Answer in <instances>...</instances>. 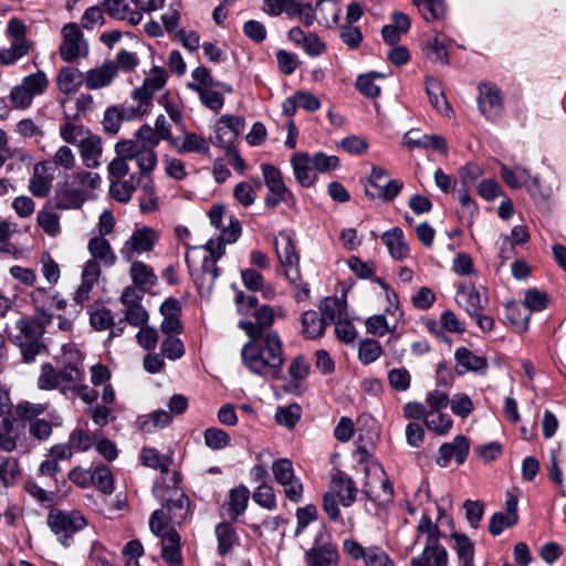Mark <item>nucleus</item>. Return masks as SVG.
<instances>
[{
  "mask_svg": "<svg viewBox=\"0 0 566 566\" xmlns=\"http://www.w3.org/2000/svg\"><path fill=\"white\" fill-rule=\"evenodd\" d=\"M249 342L241 349L243 365L252 373L262 377H281L285 363L283 343L277 333L248 336Z\"/></svg>",
  "mask_w": 566,
  "mask_h": 566,
  "instance_id": "1",
  "label": "nucleus"
},
{
  "mask_svg": "<svg viewBox=\"0 0 566 566\" xmlns=\"http://www.w3.org/2000/svg\"><path fill=\"white\" fill-rule=\"evenodd\" d=\"M101 184L102 177L97 172L78 171L66 176L65 180L57 185V206L63 209L81 208Z\"/></svg>",
  "mask_w": 566,
  "mask_h": 566,
  "instance_id": "2",
  "label": "nucleus"
},
{
  "mask_svg": "<svg viewBox=\"0 0 566 566\" xmlns=\"http://www.w3.org/2000/svg\"><path fill=\"white\" fill-rule=\"evenodd\" d=\"M275 252L289 282L298 289L296 301H304L310 296L308 284L303 282L300 271V255L296 252L292 234L281 231L275 239Z\"/></svg>",
  "mask_w": 566,
  "mask_h": 566,
  "instance_id": "3",
  "label": "nucleus"
},
{
  "mask_svg": "<svg viewBox=\"0 0 566 566\" xmlns=\"http://www.w3.org/2000/svg\"><path fill=\"white\" fill-rule=\"evenodd\" d=\"M151 533L160 538L161 557L169 566H181L182 556L180 552V535L172 525L168 523L164 509L155 510L149 518Z\"/></svg>",
  "mask_w": 566,
  "mask_h": 566,
  "instance_id": "4",
  "label": "nucleus"
},
{
  "mask_svg": "<svg viewBox=\"0 0 566 566\" xmlns=\"http://www.w3.org/2000/svg\"><path fill=\"white\" fill-rule=\"evenodd\" d=\"M153 494L163 502L168 513V523L172 525L182 524L190 513V501L184 490L178 485L155 484Z\"/></svg>",
  "mask_w": 566,
  "mask_h": 566,
  "instance_id": "5",
  "label": "nucleus"
},
{
  "mask_svg": "<svg viewBox=\"0 0 566 566\" xmlns=\"http://www.w3.org/2000/svg\"><path fill=\"white\" fill-rule=\"evenodd\" d=\"M46 523L63 546H70L72 536L87 525L86 518L78 511L61 510H51Z\"/></svg>",
  "mask_w": 566,
  "mask_h": 566,
  "instance_id": "6",
  "label": "nucleus"
},
{
  "mask_svg": "<svg viewBox=\"0 0 566 566\" xmlns=\"http://www.w3.org/2000/svg\"><path fill=\"white\" fill-rule=\"evenodd\" d=\"M253 319H242L238 326L247 334V336H258L269 333H276L271 327L276 317H284L285 310L282 306L272 307L261 305L251 314Z\"/></svg>",
  "mask_w": 566,
  "mask_h": 566,
  "instance_id": "7",
  "label": "nucleus"
},
{
  "mask_svg": "<svg viewBox=\"0 0 566 566\" xmlns=\"http://www.w3.org/2000/svg\"><path fill=\"white\" fill-rule=\"evenodd\" d=\"M115 153L122 154L130 160H135L139 174L148 177L158 164V158L155 149L139 145L132 139L120 140L115 145Z\"/></svg>",
  "mask_w": 566,
  "mask_h": 566,
  "instance_id": "8",
  "label": "nucleus"
},
{
  "mask_svg": "<svg viewBox=\"0 0 566 566\" xmlns=\"http://www.w3.org/2000/svg\"><path fill=\"white\" fill-rule=\"evenodd\" d=\"M62 42L59 54L65 62H72L88 54V44L80 27L70 22L61 29Z\"/></svg>",
  "mask_w": 566,
  "mask_h": 566,
  "instance_id": "9",
  "label": "nucleus"
},
{
  "mask_svg": "<svg viewBox=\"0 0 566 566\" xmlns=\"http://www.w3.org/2000/svg\"><path fill=\"white\" fill-rule=\"evenodd\" d=\"M261 170L264 184L269 189V193L265 197L266 207L274 208L282 202L295 201L293 193L284 184L283 176L279 168L271 164H262Z\"/></svg>",
  "mask_w": 566,
  "mask_h": 566,
  "instance_id": "10",
  "label": "nucleus"
},
{
  "mask_svg": "<svg viewBox=\"0 0 566 566\" xmlns=\"http://www.w3.org/2000/svg\"><path fill=\"white\" fill-rule=\"evenodd\" d=\"M367 481L365 493L379 504L390 502L394 495L391 483L378 463H371L365 467Z\"/></svg>",
  "mask_w": 566,
  "mask_h": 566,
  "instance_id": "11",
  "label": "nucleus"
},
{
  "mask_svg": "<svg viewBox=\"0 0 566 566\" xmlns=\"http://www.w3.org/2000/svg\"><path fill=\"white\" fill-rule=\"evenodd\" d=\"M143 298L144 292L133 286H127L119 298L124 306V319L134 327L144 326L149 319L148 312L142 305Z\"/></svg>",
  "mask_w": 566,
  "mask_h": 566,
  "instance_id": "12",
  "label": "nucleus"
},
{
  "mask_svg": "<svg viewBox=\"0 0 566 566\" xmlns=\"http://www.w3.org/2000/svg\"><path fill=\"white\" fill-rule=\"evenodd\" d=\"M158 241L157 232L149 227L134 230L132 235L124 242L119 250L126 261H133L136 255L150 252Z\"/></svg>",
  "mask_w": 566,
  "mask_h": 566,
  "instance_id": "13",
  "label": "nucleus"
},
{
  "mask_svg": "<svg viewBox=\"0 0 566 566\" xmlns=\"http://www.w3.org/2000/svg\"><path fill=\"white\" fill-rule=\"evenodd\" d=\"M167 78L168 74L164 67H151L143 85L133 92V97L138 101V111L140 113L147 112L154 94L166 85Z\"/></svg>",
  "mask_w": 566,
  "mask_h": 566,
  "instance_id": "14",
  "label": "nucleus"
},
{
  "mask_svg": "<svg viewBox=\"0 0 566 566\" xmlns=\"http://www.w3.org/2000/svg\"><path fill=\"white\" fill-rule=\"evenodd\" d=\"M455 302L471 316L483 312L489 304V297L485 291L482 293L474 285L461 284L455 295Z\"/></svg>",
  "mask_w": 566,
  "mask_h": 566,
  "instance_id": "15",
  "label": "nucleus"
},
{
  "mask_svg": "<svg viewBox=\"0 0 566 566\" xmlns=\"http://www.w3.org/2000/svg\"><path fill=\"white\" fill-rule=\"evenodd\" d=\"M478 105L480 112L488 119H495L503 109L500 90L494 85L483 83L479 86Z\"/></svg>",
  "mask_w": 566,
  "mask_h": 566,
  "instance_id": "16",
  "label": "nucleus"
},
{
  "mask_svg": "<svg viewBox=\"0 0 566 566\" xmlns=\"http://www.w3.org/2000/svg\"><path fill=\"white\" fill-rule=\"evenodd\" d=\"M402 146L408 149L421 148V149H433L441 154L448 151V144L441 135H426L421 134L418 129H410L403 135Z\"/></svg>",
  "mask_w": 566,
  "mask_h": 566,
  "instance_id": "17",
  "label": "nucleus"
},
{
  "mask_svg": "<svg viewBox=\"0 0 566 566\" xmlns=\"http://www.w3.org/2000/svg\"><path fill=\"white\" fill-rule=\"evenodd\" d=\"M501 177L511 188L517 189L525 186L532 195H535V192L539 190L538 177L532 176L530 171L522 166H515L513 169H510L502 165Z\"/></svg>",
  "mask_w": 566,
  "mask_h": 566,
  "instance_id": "18",
  "label": "nucleus"
},
{
  "mask_svg": "<svg viewBox=\"0 0 566 566\" xmlns=\"http://www.w3.org/2000/svg\"><path fill=\"white\" fill-rule=\"evenodd\" d=\"M470 443L467 437L459 434L452 442H446L439 448V455L436 460L437 464L446 468L452 457L455 458L457 463L462 464L469 454Z\"/></svg>",
  "mask_w": 566,
  "mask_h": 566,
  "instance_id": "19",
  "label": "nucleus"
},
{
  "mask_svg": "<svg viewBox=\"0 0 566 566\" xmlns=\"http://www.w3.org/2000/svg\"><path fill=\"white\" fill-rule=\"evenodd\" d=\"M85 167L97 168L102 164L103 146L98 135L86 133L77 144Z\"/></svg>",
  "mask_w": 566,
  "mask_h": 566,
  "instance_id": "20",
  "label": "nucleus"
},
{
  "mask_svg": "<svg viewBox=\"0 0 566 566\" xmlns=\"http://www.w3.org/2000/svg\"><path fill=\"white\" fill-rule=\"evenodd\" d=\"M50 161H41L34 165L33 174L29 181V190L39 198H44L50 193L53 174Z\"/></svg>",
  "mask_w": 566,
  "mask_h": 566,
  "instance_id": "21",
  "label": "nucleus"
},
{
  "mask_svg": "<svg viewBox=\"0 0 566 566\" xmlns=\"http://www.w3.org/2000/svg\"><path fill=\"white\" fill-rule=\"evenodd\" d=\"M455 370L459 375H464L469 371L485 374L488 369V360L484 356L475 355L473 352L465 347H460L454 353Z\"/></svg>",
  "mask_w": 566,
  "mask_h": 566,
  "instance_id": "22",
  "label": "nucleus"
},
{
  "mask_svg": "<svg viewBox=\"0 0 566 566\" xmlns=\"http://www.w3.org/2000/svg\"><path fill=\"white\" fill-rule=\"evenodd\" d=\"M116 75V65L113 60H107L101 66L85 73V86L91 91L106 87L112 84Z\"/></svg>",
  "mask_w": 566,
  "mask_h": 566,
  "instance_id": "23",
  "label": "nucleus"
},
{
  "mask_svg": "<svg viewBox=\"0 0 566 566\" xmlns=\"http://www.w3.org/2000/svg\"><path fill=\"white\" fill-rule=\"evenodd\" d=\"M293 174L297 182L303 187H311L316 180L315 168L307 153L297 151L291 157Z\"/></svg>",
  "mask_w": 566,
  "mask_h": 566,
  "instance_id": "24",
  "label": "nucleus"
},
{
  "mask_svg": "<svg viewBox=\"0 0 566 566\" xmlns=\"http://www.w3.org/2000/svg\"><path fill=\"white\" fill-rule=\"evenodd\" d=\"M159 311L164 317L160 325L163 333H181L182 327L179 319L181 315V305L179 301L170 297L160 305Z\"/></svg>",
  "mask_w": 566,
  "mask_h": 566,
  "instance_id": "25",
  "label": "nucleus"
},
{
  "mask_svg": "<svg viewBox=\"0 0 566 566\" xmlns=\"http://www.w3.org/2000/svg\"><path fill=\"white\" fill-rule=\"evenodd\" d=\"M99 276V264L95 261H87L82 271V283L74 294V301L77 304H83L90 298L91 291Z\"/></svg>",
  "mask_w": 566,
  "mask_h": 566,
  "instance_id": "26",
  "label": "nucleus"
},
{
  "mask_svg": "<svg viewBox=\"0 0 566 566\" xmlns=\"http://www.w3.org/2000/svg\"><path fill=\"white\" fill-rule=\"evenodd\" d=\"M87 250L92 255L90 261H95L106 268L113 266L116 262L115 252L107 239L94 237L88 241Z\"/></svg>",
  "mask_w": 566,
  "mask_h": 566,
  "instance_id": "27",
  "label": "nucleus"
},
{
  "mask_svg": "<svg viewBox=\"0 0 566 566\" xmlns=\"http://www.w3.org/2000/svg\"><path fill=\"white\" fill-rule=\"evenodd\" d=\"M17 334L13 335V343L15 345H25L30 342H40L44 332L41 323L35 319L22 317L17 321Z\"/></svg>",
  "mask_w": 566,
  "mask_h": 566,
  "instance_id": "28",
  "label": "nucleus"
},
{
  "mask_svg": "<svg viewBox=\"0 0 566 566\" xmlns=\"http://www.w3.org/2000/svg\"><path fill=\"white\" fill-rule=\"evenodd\" d=\"M85 82L83 73L73 66H66L60 70L56 77V85L63 94H74Z\"/></svg>",
  "mask_w": 566,
  "mask_h": 566,
  "instance_id": "29",
  "label": "nucleus"
},
{
  "mask_svg": "<svg viewBox=\"0 0 566 566\" xmlns=\"http://www.w3.org/2000/svg\"><path fill=\"white\" fill-rule=\"evenodd\" d=\"M129 275L134 283L132 286L142 290L144 293L146 290L153 287L157 282V276L154 273V270L140 261L132 262Z\"/></svg>",
  "mask_w": 566,
  "mask_h": 566,
  "instance_id": "30",
  "label": "nucleus"
},
{
  "mask_svg": "<svg viewBox=\"0 0 566 566\" xmlns=\"http://www.w3.org/2000/svg\"><path fill=\"white\" fill-rule=\"evenodd\" d=\"M381 240L394 259L401 260L408 255L409 245L406 242L400 228L396 227L386 231L382 234Z\"/></svg>",
  "mask_w": 566,
  "mask_h": 566,
  "instance_id": "31",
  "label": "nucleus"
},
{
  "mask_svg": "<svg viewBox=\"0 0 566 566\" xmlns=\"http://www.w3.org/2000/svg\"><path fill=\"white\" fill-rule=\"evenodd\" d=\"M306 562L311 566H337L338 552L332 545L313 547L305 554Z\"/></svg>",
  "mask_w": 566,
  "mask_h": 566,
  "instance_id": "32",
  "label": "nucleus"
},
{
  "mask_svg": "<svg viewBox=\"0 0 566 566\" xmlns=\"http://www.w3.org/2000/svg\"><path fill=\"white\" fill-rule=\"evenodd\" d=\"M332 489L343 506H350L355 502L358 490L350 478L338 473L332 480Z\"/></svg>",
  "mask_w": 566,
  "mask_h": 566,
  "instance_id": "33",
  "label": "nucleus"
},
{
  "mask_svg": "<svg viewBox=\"0 0 566 566\" xmlns=\"http://www.w3.org/2000/svg\"><path fill=\"white\" fill-rule=\"evenodd\" d=\"M448 566V553L441 545H429L419 557L411 560V566Z\"/></svg>",
  "mask_w": 566,
  "mask_h": 566,
  "instance_id": "34",
  "label": "nucleus"
},
{
  "mask_svg": "<svg viewBox=\"0 0 566 566\" xmlns=\"http://www.w3.org/2000/svg\"><path fill=\"white\" fill-rule=\"evenodd\" d=\"M318 308L327 325L347 316L345 297H325Z\"/></svg>",
  "mask_w": 566,
  "mask_h": 566,
  "instance_id": "35",
  "label": "nucleus"
},
{
  "mask_svg": "<svg viewBox=\"0 0 566 566\" xmlns=\"http://www.w3.org/2000/svg\"><path fill=\"white\" fill-rule=\"evenodd\" d=\"M59 390L66 395L73 392L84 380V373L74 365H66L57 371Z\"/></svg>",
  "mask_w": 566,
  "mask_h": 566,
  "instance_id": "36",
  "label": "nucleus"
},
{
  "mask_svg": "<svg viewBox=\"0 0 566 566\" xmlns=\"http://www.w3.org/2000/svg\"><path fill=\"white\" fill-rule=\"evenodd\" d=\"M440 34L428 38L422 43L423 55L432 62L449 64V55L446 44L439 39Z\"/></svg>",
  "mask_w": 566,
  "mask_h": 566,
  "instance_id": "37",
  "label": "nucleus"
},
{
  "mask_svg": "<svg viewBox=\"0 0 566 566\" xmlns=\"http://www.w3.org/2000/svg\"><path fill=\"white\" fill-rule=\"evenodd\" d=\"M214 533L218 541V553L221 556L227 555L239 543L234 528L228 522L219 523L216 526Z\"/></svg>",
  "mask_w": 566,
  "mask_h": 566,
  "instance_id": "38",
  "label": "nucleus"
},
{
  "mask_svg": "<svg viewBox=\"0 0 566 566\" xmlns=\"http://www.w3.org/2000/svg\"><path fill=\"white\" fill-rule=\"evenodd\" d=\"M506 318L516 328L523 333L528 329L531 313L525 306L516 301L507 302L505 305Z\"/></svg>",
  "mask_w": 566,
  "mask_h": 566,
  "instance_id": "39",
  "label": "nucleus"
},
{
  "mask_svg": "<svg viewBox=\"0 0 566 566\" xmlns=\"http://www.w3.org/2000/svg\"><path fill=\"white\" fill-rule=\"evenodd\" d=\"M250 492L247 486L239 485L229 493L228 515L231 520H237L247 509Z\"/></svg>",
  "mask_w": 566,
  "mask_h": 566,
  "instance_id": "40",
  "label": "nucleus"
},
{
  "mask_svg": "<svg viewBox=\"0 0 566 566\" xmlns=\"http://www.w3.org/2000/svg\"><path fill=\"white\" fill-rule=\"evenodd\" d=\"M426 91L432 106L441 114L448 115L451 112V107L442 92L441 83L436 78H427Z\"/></svg>",
  "mask_w": 566,
  "mask_h": 566,
  "instance_id": "41",
  "label": "nucleus"
},
{
  "mask_svg": "<svg viewBox=\"0 0 566 566\" xmlns=\"http://www.w3.org/2000/svg\"><path fill=\"white\" fill-rule=\"evenodd\" d=\"M303 334L307 338H316L324 334L327 326L325 319L316 311H306L302 316Z\"/></svg>",
  "mask_w": 566,
  "mask_h": 566,
  "instance_id": "42",
  "label": "nucleus"
},
{
  "mask_svg": "<svg viewBox=\"0 0 566 566\" xmlns=\"http://www.w3.org/2000/svg\"><path fill=\"white\" fill-rule=\"evenodd\" d=\"M188 87L198 93L201 103L212 109L218 111L223 106V96L220 92L213 90L214 86H202L199 84L188 83Z\"/></svg>",
  "mask_w": 566,
  "mask_h": 566,
  "instance_id": "43",
  "label": "nucleus"
},
{
  "mask_svg": "<svg viewBox=\"0 0 566 566\" xmlns=\"http://www.w3.org/2000/svg\"><path fill=\"white\" fill-rule=\"evenodd\" d=\"M426 21L432 22L446 15V7L442 0H412Z\"/></svg>",
  "mask_w": 566,
  "mask_h": 566,
  "instance_id": "44",
  "label": "nucleus"
},
{
  "mask_svg": "<svg viewBox=\"0 0 566 566\" xmlns=\"http://www.w3.org/2000/svg\"><path fill=\"white\" fill-rule=\"evenodd\" d=\"M316 10L321 14L319 23L327 28L338 24L340 18V8L332 0H319L316 3Z\"/></svg>",
  "mask_w": 566,
  "mask_h": 566,
  "instance_id": "45",
  "label": "nucleus"
},
{
  "mask_svg": "<svg viewBox=\"0 0 566 566\" xmlns=\"http://www.w3.org/2000/svg\"><path fill=\"white\" fill-rule=\"evenodd\" d=\"M455 541V552L460 566H474V546L464 534H453Z\"/></svg>",
  "mask_w": 566,
  "mask_h": 566,
  "instance_id": "46",
  "label": "nucleus"
},
{
  "mask_svg": "<svg viewBox=\"0 0 566 566\" xmlns=\"http://www.w3.org/2000/svg\"><path fill=\"white\" fill-rule=\"evenodd\" d=\"M143 464L153 469H159L163 473L168 472L171 459L165 454H160L154 448H144L142 451Z\"/></svg>",
  "mask_w": 566,
  "mask_h": 566,
  "instance_id": "47",
  "label": "nucleus"
},
{
  "mask_svg": "<svg viewBox=\"0 0 566 566\" xmlns=\"http://www.w3.org/2000/svg\"><path fill=\"white\" fill-rule=\"evenodd\" d=\"M219 276V269L217 268V261L208 256H203L201 273L197 279L198 284L201 287L211 290Z\"/></svg>",
  "mask_w": 566,
  "mask_h": 566,
  "instance_id": "48",
  "label": "nucleus"
},
{
  "mask_svg": "<svg viewBox=\"0 0 566 566\" xmlns=\"http://www.w3.org/2000/svg\"><path fill=\"white\" fill-rule=\"evenodd\" d=\"M549 302V297L546 292L537 290V289H530L524 294L523 305L527 310V312L532 313L534 311H543L547 307V304Z\"/></svg>",
  "mask_w": 566,
  "mask_h": 566,
  "instance_id": "49",
  "label": "nucleus"
},
{
  "mask_svg": "<svg viewBox=\"0 0 566 566\" xmlns=\"http://www.w3.org/2000/svg\"><path fill=\"white\" fill-rule=\"evenodd\" d=\"M134 176L130 180L115 179L109 182V193L112 197L119 202H128L135 191L133 184Z\"/></svg>",
  "mask_w": 566,
  "mask_h": 566,
  "instance_id": "50",
  "label": "nucleus"
},
{
  "mask_svg": "<svg viewBox=\"0 0 566 566\" xmlns=\"http://www.w3.org/2000/svg\"><path fill=\"white\" fill-rule=\"evenodd\" d=\"M171 420L172 418L170 416V412L165 410H156L149 413L147 418L140 422V429L144 432H154L158 429L168 426L171 422Z\"/></svg>",
  "mask_w": 566,
  "mask_h": 566,
  "instance_id": "51",
  "label": "nucleus"
},
{
  "mask_svg": "<svg viewBox=\"0 0 566 566\" xmlns=\"http://www.w3.org/2000/svg\"><path fill=\"white\" fill-rule=\"evenodd\" d=\"M389 386L399 392L407 391L411 385V375L405 367L392 368L387 375Z\"/></svg>",
  "mask_w": 566,
  "mask_h": 566,
  "instance_id": "52",
  "label": "nucleus"
},
{
  "mask_svg": "<svg viewBox=\"0 0 566 566\" xmlns=\"http://www.w3.org/2000/svg\"><path fill=\"white\" fill-rule=\"evenodd\" d=\"M178 150L180 153L207 154L209 151V144L201 135L196 133H186L182 144Z\"/></svg>",
  "mask_w": 566,
  "mask_h": 566,
  "instance_id": "53",
  "label": "nucleus"
},
{
  "mask_svg": "<svg viewBox=\"0 0 566 566\" xmlns=\"http://www.w3.org/2000/svg\"><path fill=\"white\" fill-rule=\"evenodd\" d=\"M205 443L209 449L221 450L230 443V436L222 429L211 427L203 432Z\"/></svg>",
  "mask_w": 566,
  "mask_h": 566,
  "instance_id": "54",
  "label": "nucleus"
},
{
  "mask_svg": "<svg viewBox=\"0 0 566 566\" xmlns=\"http://www.w3.org/2000/svg\"><path fill=\"white\" fill-rule=\"evenodd\" d=\"M253 501L266 510H274L276 507V496L274 489L266 483L259 484L252 494Z\"/></svg>",
  "mask_w": 566,
  "mask_h": 566,
  "instance_id": "55",
  "label": "nucleus"
},
{
  "mask_svg": "<svg viewBox=\"0 0 566 566\" xmlns=\"http://www.w3.org/2000/svg\"><path fill=\"white\" fill-rule=\"evenodd\" d=\"M381 353L382 348L379 342L375 339H365L359 344L358 357L365 365L376 361L380 357Z\"/></svg>",
  "mask_w": 566,
  "mask_h": 566,
  "instance_id": "56",
  "label": "nucleus"
},
{
  "mask_svg": "<svg viewBox=\"0 0 566 566\" xmlns=\"http://www.w3.org/2000/svg\"><path fill=\"white\" fill-rule=\"evenodd\" d=\"M191 77L193 80V82H192L193 84H199V85H202L206 87L216 86V87L221 88L226 93L232 92V87L229 84L216 82L212 78L210 71L205 66L196 67L191 73Z\"/></svg>",
  "mask_w": 566,
  "mask_h": 566,
  "instance_id": "57",
  "label": "nucleus"
},
{
  "mask_svg": "<svg viewBox=\"0 0 566 566\" xmlns=\"http://www.w3.org/2000/svg\"><path fill=\"white\" fill-rule=\"evenodd\" d=\"M272 472L275 481L281 485L286 484L296 478L294 475L292 461L286 458L275 460L272 464Z\"/></svg>",
  "mask_w": 566,
  "mask_h": 566,
  "instance_id": "58",
  "label": "nucleus"
},
{
  "mask_svg": "<svg viewBox=\"0 0 566 566\" xmlns=\"http://www.w3.org/2000/svg\"><path fill=\"white\" fill-rule=\"evenodd\" d=\"M46 409L48 403H33L30 401H22L15 407L18 417L21 420L29 421V423L35 419H40L39 416L44 413Z\"/></svg>",
  "mask_w": 566,
  "mask_h": 566,
  "instance_id": "59",
  "label": "nucleus"
},
{
  "mask_svg": "<svg viewBox=\"0 0 566 566\" xmlns=\"http://www.w3.org/2000/svg\"><path fill=\"white\" fill-rule=\"evenodd\" d=\"M91 482L105 494H111L114 490L113 476L107 467H96L95 470L91 472Z\"/></svg>",
  "mask_w": 566,
  "mask_h": 566,
  "instance_id": "60",
  "label": "nucleus"
},
{
  "mask_svg": "<svg viewBox=\"0 0 566 566\" xmlns=\"http://www.w3.org/2000/svg\"><path fill=\"white\" fill-rule=\"evenodd\" d=\"M301 418V407L298 405H290L287 407H279L275 413L277 423L289 429L293 428Z\"/></svg>",
  "mask_w": 566,
  "mask_h": 566,
  "instance_id": "61",
  "label": "nucleus"
},
{
  "mask_svg": "<svg viewBox=\"0 0 566 566\" xmlns=\"http://www.w3.org/2000/svg\"><path fill=\"white\" fill-rule=\"evenodd\" d=\"M452 423L453 421L451 417L446 413H438L436 416L432 413L431 416H427L424 419L426 427L439 436L447 434L450 431Z\"/></svg>",
  "mask_w": 566,
  "mask_h": 566,
  "instance_id": "62",
  "label": "nucleus"
},
{
  "mask_svg": "<svg viewBox=\"0 0 566 566\" xmlns=\"http://www.w3.org/2000/svg\"><path fill=\"white\" fill-rule=\"evenodd\" d=\"M402 187V181L397 179H389L377 192H373L370 189H366V195L371 198L378 197L384 201H391L400 193Z\"/></svg>",
  "mask_w": 566,
  "mask_h": 566,
  "instance_id": "63",
  "label": "nucleus"
},
{
  "mask_svg": "<svg viewBox=\"0 0 566 566\" xmlns=\"http://www.w3.org/2000/svg\"><path fill=\"white\" fill-rule=\"evenodd\" d=\"M25 88L35 97L45 92L49 80L44 72L38 71L36 73L25 76L21 82Z\"/></svg>",
  "mask_w": 566,
  "mask_h": 566,
  "instance_id": "64",
  "label": "nucleus"
}]
</instances>
